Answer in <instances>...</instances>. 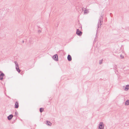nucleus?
Returning <instances> with one entry per match:
<instances>
[{"mask_svg": "<svg viewBox=\"0 0 129 129\" xmlns=\"http://www.w3.org/2000/svg\"><path fill=\"white\" fill-rule=\"evenodd\" d=\"M103 15H102L99 18L98 22V28H99L101 27V26L102 24L101 22H103Z\"/></svg>", "mask_w": 129, "mask_h": 129, "instance_id": "obj_1", "label": "nucleus"}, {"mask_svg": "<svg viewBox=\"0 0 129 129\" xmlns=\"http://www.w3.org/2000/svg\"><path fill=\"white\" fill-rule=\"evenodd\" d=\"M104 124L103 122H100L99 124L98 129H104Z\"/></svg>", "mask_w": 129, "mask_h": 129, "instance_id": "obj_2", "label": "nucleus"}, {"mask_svg": "<svg viewBox=\"0 0 129 129\" xmlns=\"http://www.w3.org/2000/svg\"><path fill=\"white\" fill-rule=\"evenodd\" d=\"M76 34L79 36H81L82 34V32L79 29H77V30Z\"/></svg>", "mask_w": 129, "mask_h": 129, "instance_id": "obj_3", "label": "nucleus"}, {"mask_svg": "<svg viewBox=\"0 0 129 129\" xmlns=\"http://www.w3.org/2000/svg\"><path fill=\"white\" fill-rule=\"evenodd\" d=\"M53 59L55 61H58V56L57 54H56L53 56Z\"/></svg>", "mask_w": 129, "mask_h": 129, "instance_id": "obj_4", "label": "nucleus"}, {"mask_svg": "<svg viewBox=\"0 0 129 129\" xmlns=\"http://www.w3.org/2000/svg\"><path fill=\"white\" fill-rule=\"evenodd\" d=\"M4 74L2 72L0 75V80H2L3 79V77L4 76Z\"/></svg>", "mask_w": 129, "mask_h": 129, "instance_id": "obj_5", "label": "nucleus"}, {"mask_svg": "<svg viewBox=\"0 0 129 129\" xmlns=\"http://www.w3.org/2000/svg\"><path fill=\"white\" fill-rule=\"evenodd\" d=\"M13 117V115L12 114H11V115H9V116H8V119L10 120Z\"/></svg>", "mask_w": 129, "mask_h": 129, "instance_id": "obj_6", "label": "nucleus"}, {"mask_svg": "<svg viewBox=\"0 0 129 129\" xmlns=\"http://www.w3.org/2000/svg\"><path fill=\"white\" fill-rule=\"evenodd\" d=\"M19 107V104L18 102H16L15 105V108H17Z\"/></svg>", "mask_w": 129, "mask_h": 129, "instance_id": "obj_7", "label": "nucleus"}, {"mask_svg": "<svg viewBox=\"0 0 129 129\" xmlns=\"http://www.w3.org/2000/svg\"><path fill=\"white\" fill-rule=\"evenodd\" d=\"M67 59L69 61H71L72 60V57L70 55H68L67 57Z\"/></svg>", "mask_w": 129, "mask_h": 129, "instance_id": "obj_8", "label": "nucleus"}, {"mask_svg": "<svg viewBox=\"0 0 129 129\" xmlns=\"http://www.w3.org/2000/svg\"><path fill=\"white\" fill-rule=\"evenodd\" d=\"M15 67H16V69L17 71L19 73L21 71V70H20V69H19V66H16Z\"/></svg>", "mask_w": 129, "mask_h": 129, "instance_id": "obj_9", "label": "nucleus"}, {"mask_svg": "<svg viewBox=\"0 0 129 129\" xmlns=\"http://www.w3.org/2000/svg\"><path fill=\"white\" fill-rule=\"evenodd\" d=\"M129 105V100H126L125 102V105L126 106H127Z\"/></svg>", "mask_w": 129, "mask_h": 129, "instance_id": "obj_10", "label": "nucleus"}, {"mask_svg": "<svg viewBox=\"0 0 129 129\" xmlns=\"http://www.w3.org/2000/svg\"><path fill=\"white\" fill-rule=\"evenodd\" d=\"M129 87V85H127L126 86L124 90L126 91H127V90H128V89H129V88H128Z\"/></svg>", "mask_w": 129, "mask_h": 129, "instance_id": "obj_11", "label": "nucleus"}, {"mask_svg": "<svg viewBox=\"0 0 129 129\" xmlns=\"http://www.w3.org/2000/svg\"><path fill=\"white\" fill-rule=\"evenodd\" d=\"M47 123L46 124H48V125L49 126H51L52 125V123L50 122L49 121H47Z\"/></svg>", "mask_w": 129, "mask_h": 129, "instance_id": "obj_12", "label": "nucleus"}, {"mask_svg": "<svg viewBox=\"0 0 129 129\" xmlns=\"http://www.w3.org/2000/svg\"><path fill=\"white\" fill-rule=\"evenodd\" d=\"M89 12V11L88 10L86 9L84 11V14H88Z\"/></svg>", "mask_w": 129, "mask_h": 129, "instance_id": "obj_13", "label": "nucleus"}, {"mask_svg": "<svg viewBox=\"0 0 129 129\" xmlns=\"http://www.w3.org/2000/svg\"><path fill=\"white\" fill-rule=\"evenodd\" d=\"M43 108H40V112L42 113L43 111Z\"/></svg>", "mask_w": 129, "mask_h": 129, "instance_id": "obj_14", "label": "nucleus"}, {"mask_svg": "<svg viewBox=\"0 0 129 129\" xmlns=\"http://www.w3.org/2000/svg\"><path fill=\"white\" fill-rule=\"evenodd\" d=\"M14 62L15 64V67L19 66L18 64L16 61H15Z\"/></svg>", "mask_w": 129, "mask_h": 129, "instance_id": "obj_15", "label": "nucleus"}, {"mask_svg": "<svg viewBox=\"0 0 129 129\" xmlns=\"http://www.w3.org/2000/svg\"><path fill=\"white\" fill-rule=\"evenodd\" d=\"M103 61V59H102L101 60H100L99 61V63L100 64H101L102 63Z\"/></svg>", "mask_w": 129, "mask_h": 129, "instance_id": "obj_16", "label": "nucleus"}, {"mask_svg": "<svg viewBox=\"0 0 129 129\" xmlns=\"http://www.w3.org/2000/svg\"><path fill=\"white\" fill-rule=\"evenodd\" d=\"M18 114L17 112V111H16L15 112V115H17Z\"/></svg>", "mask_w": 129, "mask_h": 129, "instance_id": "obj_17", "label": "nucleus"}, {"mask_svg": "<svg viewBox=\"0 0 129 129\" xmlns=\"http://www.w3.org/2000/svg\"><path fill=\"white\" fill-rule=\"evenodd\" d=\"M41 32V31H40V30H39L38 31V32L39 33H40Z\"/></svg>", "mask_w": 129, "mask_h": 129, "instance_id": "obj_18", "label": "nucleus"}, {"mask_svg": "<svg viewBox=\"0 0 129 129\" xmlns=\"http://www.w3.org/2000/svg\"><path fill=\"white\" fill-rule=\"evenodd\" d=\"M22 42L23 43H24V41H22Z\"/></svg>", "mask_w": 129, "mask_h": 129, "instance_id": "obj_19", "label": "nucleus"}, {"mask_svg": "<svg viewBox=\"0 0 129 129\" xmlns=\"http://www.w3.org/2000/svg\"><path fill=\"white\" fill-rule=\"evenodd\" d=\"M83 8H82V10H83Z\"/></svg>", "mask_w": 129, "mask_h": 129, "instance_id": "obj_20", "label": "nucleus"}, {"mask_svg": "<svg viewBox=\"0 0 129 129\" xmlns=\"http://www.w3.org/2000/svg\"><path fill=\"white\" fill-rule=\"evenodd\" d=\"M111 14H112V13H110V15H111Z\"/></svg>", "mask_w": 129, "mask_h": 129, "instance_id": "obj_21", "label": "nucleus"}]
</instances>
